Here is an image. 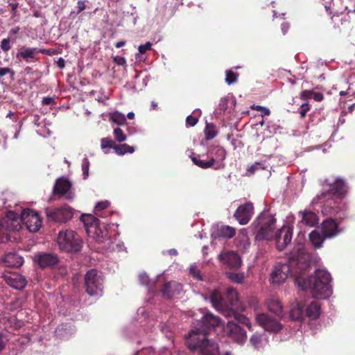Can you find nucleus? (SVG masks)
<instances>
[{"mask_svg": "<svg viewBox=\"0 0 355 355\" xmlns=\"http://www.w3.org/2000/svg\"><path fill=\"white\" fill-rule=\"evenodd\" d=\"M227 291V294L230 295L234 296V297L237 296V292L234 288H228Z\"/></svg>", "mask_w": 355, "mask_h": 355, "instance_id": "13d9d810", "label": "nucleus"}, {"mask_svg": "<svg viewBox=\"0 0 355 355\" xmlns=\"http://www.w3.org/2000/svg\"><path fill=\"white\" fill-rule=\"evenodd\" d=\"M227 102L228 97L225 96L223 98H221L218 103V110L220 112H225L227 107Z\"/></svg>", "mask_w": 355, "mask_h": 355, "instance_id": "37998d69", "label": "nucleus"}, {"mask_svg": "<svg viewBox=\"0 0 355 355\" xmlns=\"http://www.w3.org/2000/svg\"><path fill=\"white\" fill-rule=\"evenodd\" d=\"M139 279L143 285H147L149 282L148 276L146 273H141L139 276Z\"/></svg>", "mask_w": 355, "mask_h": 355, "instance_id": "de8ad7c7", "label": "nucleus"}, {"mask_svg": "<svg viewBox=\"0 0 355 355\" xmlns=\"http://www.w3.org/2000/svg\"><path fill=\"white\" fill-rule=\"evenodd\" d=\"M228 278L234 283L241 284L244 280V274L241 272H228Z\"/></svg>", "mask_w": 355, "mask_h": 355, "instance_id": "4c0bfd02", "label": "nucleus"}, {"mask_svg": "<svg viewBox=\"0 0 355 355\" xmlns=\"http://www.w3.org/2000/svg\"><path fill=\"white\" fill-rule=\"evenodd\" d=\"M254 214V206L250 202L240 205L236 210L234 216L240 225H246Z\"/></svg>", "mask_w": 355, "mask_h": 355, "instance_id": "2eb2a0df", "label": "nucleus"}, {"mask_svg": "<svg viewBox=\"0 0 355 355\" xmlns=\"http://www.w3.org/2000/svg\"><path fill=\"white\" fill-rule=\"evenodd\" d=\"M6 74H10L11 78L15 76V71L9 67H1L0 68V78L4 76Z\"/></svg>", "mask_w": 355, "mask_h": 355, "instance_id": "a18cd8bd", "label": "nucleus"}, {"mask_svg": "<svg viewBox=\"0 0 355 355\" xmlns=\"http://www.w3.org/2000/svg\"><path fill=\"white\" fill-rule=\"evenodd\" d=\"M40 52L42 53L43 51L37 48H26L24 50L18 51L16 57L18 59L23 58L26 62H29L30 59H33L34 58L35 54Z\"/></svg>", "mask_w": 355, "mask_h": 355, "instance_id": "cd10ccee", "label": "nucleus"}, {"mask_svg": "<svg viewBox=\"0 0 355 355\" xmlns=\"http://www.w3.org/2000/svg\"><path fill=\"white\" fill-rule=\"evenodd\" d=\"M345 181L340 177L334 180H325L322 184L321 191L313 199L311 205H320L324 215L336 216L342 218L345 206L342 198L346 193Z\"/></svg>", "mask_w": 355, "mask_h": 355, "instance_id": "7ed1b4c3", "label": "nucleus"}, {"mask_svg": "<svg viewBox=\"0 0 355 355\" xmlns=\"http://www.w3.org/2000/svg\"><path fill=\"white\" fill-rule=\"evenodd\" d=\"M334 219L327 218L321 225V231L327 239H333L343 232Z\"/></svg>", "mask_w": 355, "mask_h": 355, "instance_id": "f3484780", "label": "nucleus"}, {"mask_svg": "<svg viewBox=\"0 0 355 355\" xmlns=\"http://www.w3.org/2000/svg\"><path fill=\"white\" fill-rule=\"evenodd\" d=\"M168 254L171 255H177L178 251L175 249H171L168 250Z\"/></svg>", "mask_w": 355, "mask_h": 355, "instance_id": "338daca9", "label": "nucleus"}, {"mask_svg": "<svg viewBox=\"0 0 355 355\" xmlns=\"http://www.w3.org/2000/svg\"><path fill=\"white\" fill-rule=\"evenodd\" d=\"M218 259L230 268H237L242 263L240 256L234 251L223 252L218 255Z\"/></svg>", "mask_w": 355, "mask_h": 355, "instance_id": "a211bd4d", "label": "nucleus"}, {"mask_svg": "<svg viewBox=\"0 0 355 355\" xmlns=\"http://www.w3.org/2000/svg\"><path fill=\"white\" fill-rule=\"evenodd\" d=\"M113 134L114 139L118 142H123L126 140L127 136L121 128L117 127L114 129Z\"/></svg>", "mask_w": 355, "mask_h": 355, "instance_id": "58836bf2", "label": "nucleus"}, {"mask_svg": "<svg viewBox=\"0 0 355 355\" xmlns=\"http://www.w3.org/2000/svg\"><path fill=\"white\" fill-rule=\"evenodd\" d=\"M268 338L265 333L254 334L250 338V343L256 350H261L268 344Z\"/></svg>", "mask_w": 355, "mask_h": 355, "instance_id": "b1692460", "label": "nucleus"}, {"mask_svg": "<svg viewBox=\"0 0 355 355\" xmlns=\"http://www.w3.org/2000/svg\"><path fill=\"white\" fill-rule=\"evenodd\" d=\"M202 314L200 320L192 322L193 329L185 336L186 344L192 351L198 349V355H220L218 343L207 338V334L211 328L217 327L220 323L218 317L210 312L199 310Z\"/></svg>", "mask_w": 355, "mask_h": 355, "instance_id": "f03ea898", "label": "nucleus"}, {"mask_svg": "<svg viewBox=\"0 0 355 355\" xmlns=\"http://www.w3.org/2000/svg\"><path fill=\"white\" fill-rule=\"evenodd\" d=\"M306 113L307 112H306L305 109H301V110L300 111V115L302 118H304L306 116Z\"/></svg>", "mask_w": 355, "mask_h": 355, "instance_id": "69168bd1", "label": "nucleus"}, {"mask_svg": "<svg viewBox=\"0 0 355 355\" xmlns=\"http://www.w3.org/2000/svg\"><path fill=\"white\" fill-rule=\"evenodd\" d=\"M320 313V304L318 302H311L306 309V316L311 320L317 319Z\"/></svg>", "mask_w": 355, "mask_h": 355, "instance_id": "a878e982", "label": "nucleus"}, {"mask_svg": "<svg viewBox=\"0 0 355 355\" xmlns=\"http://www.w3.org/2000/svg\"><path fill=\"white\" fill-rule=\"evenodd\" d=\"M87 235L98 243H103L107 238V227L110 225L101 222L99 218L92 214H83L80 217Z\"/></svg>", "mask_w": 355, "mask_h": 355, "instance_id": "423d86ee", "label": "nucleus"}, {"mask_svg": "<svg viewBox=\"0 0 355 355\" xmlns=\"http://www.w3.org/2000/svg\"><path fill=\"white\" fill-rule=\"evenodd\" d=\"M311 93L310 91H304L301 94V98L303 99H306L309 97V95Z\"/></svg>", "mask_w": 355, "mask_h": 355, "instance_id": "bf43d9fd", "label": "nucleus"}, {"mask_svg": "<svg viewBox=\"0 0 355 355\" xmlns=\"http://www.w3.org/2000/svg\"><path fill=\"white\" fill-rule=\"evenodd\" d=\"M2 278L8 286L16 290L24 288L27 284L26 279L17 272L6 271L3 274Z\"/></svg>", "mask_w": 355, "mask_h": 355, "instance_id": "dca6fc26", "label": "nucleus"}, {"mask_svg": "<svg viewBox=\"0 0 355 355\" xmlns=\"http://www.w3.org/2000/svg\"><path fill=\"white\" fill-rule=\"evenodd\" d=\"M23 224L29 232H36L42 226V220L38 214L31 209H23L20 216L13 211H8L5 217L0 218V243L8 241L10 234L19 231Z\"/></svg>", "mask_w": 355, "mask_h": 355, "instance_id": "39448f33", "label": "nucleus"}, {"mask_svg": "<svg viewBox=\"0 0 355 355\" xmlns=\"http://www.w3.org/2000/svg\"><path fill=\"white\" fill-rule=\"evenodd\" d=\"M268 310L276 314L277 315L282 317L284 315L283 307L280 301L277 298L270 299L267 302Z\"/></svg>", "mask_w": 355, "mask_h": 355, "instance_id": "bb28decb", "label": "nucleus"}, {"mask_svg": "<svg viewBox=\"0 0 355 355\" xmlns=\"http://www.w3.org/2000/svg\"><path fill=\"white\" fill-rule=\"evenodd\" d=\"M289 28H290V24L288 22H284L282 24L281 30H282L283 35H286L288 33Z\"/></svg>", "mask_w": 355, "mask_h": 355, "instance_id": "3c124183", "label": "nucleus"}, {"mask_svg": "<svg viewBox=\"0 0 355 355\" xmlns=\"http://www.w3.org/2000/svg\"><path fill=\"white\" fill-rule=\"evenodd\" d=\"M256 321L257 324L269 332L276 334L282 329L280 322L266 313L258 314L256 317Z\"/></svg>", "mask_w": 355, "mask_h": 355, "instance_id": "4468645a", "label": "nucleus"}, {"mask_svg": "<svg viewBox=\"0 0 355 355\" xmlns=\"http://www.w3.org/2000/svg\"><path fill=\"white\" fill-rule=\"evenodd\" d=\"M53 193L63 197L66 200H72L74 194L71 190V183L64 177L56 180L53 189Z\"/></svg>", "mask_w": 355, "mask_h": 355, "instance_id": "f8f14e48", "label": "nucleus"}, {"mask_svg": "<svg viewBox=\"0 0 355 355\" xmlns=\"http://www.w3.org/2000/svg\"><path fill=\"white\" fill-rule=\"evenodd\" d=\"M270 111L268 108L264 107L261 110V116L262 117L265 116H268L270 115Z\"/></svg>", "mask_w": 355, "mask_h": 355, "instance_id": "5fc2aeb1", "label": "nucleus"}, {"mask_svg": "<svg viewBox=\"0 0 355 355\" xmlns=\"http://www.w3.org/2000/svg\"><path fill=\"white\" fill-rule=\"evenodd\" d=\"M125 41H123V40L119 41V42H117L115 44V47L116 48H121V47L125 46Z\"/></svg>", "mask_w": 355, "mask_h": 355, "instance_id": "052dcab7", "label": "nucleus"}, {"mask_svg": "<svg viewBox=\"0 0 355 355\" xmlns=\"http://www.w3.org/2000/svg\"><path fill=\"white\" fill-rule=\"evenodd\" d=\"M6 117L12 119L14 121L17 122L18 121V118L16 117L14 114V113L11 111H10L7 115Z\"/></svg>", "mask_w": 355, "mask_h": 355, "instance_id": "6e6d98bb", "label": "nucleus"}, {"mask_svg": "<svg viewBox=\"0 0 355 355\" xmlns=\"http://www.w3.org/2000/svg\"><path fill=\"white\" fill-rule=\"evenodd\" d=\"M182 290V285L181 284L175 281H171L164 285L162 292L165 297L170 299L174 295L179 294Z\"/></svg>", "mask_w": 355, "mask_h": 355, "instance_id": "412c9836", "label": "nucleus"}, {"mask_svg": "<svg viewBox=\"0 0 355 355\" xmlns=\"http://www.w3.org/2000/svg\"><path fill=\"white\" fill-rule=\"evenodd\" d=\"M77 8L78 10L76 12V14H79L83 10H84L86 8L85 1L79 0L77 3Z\"/></svg>", "mask_w": 355, "mask_h": 355, "instance_id": "09e8293b", "label": "nucleus"}, {"mask_svg": "<svg viewBox=\"0 0 355 355\" xmlns=\"http://www.w3.org/2000/svg\"><path fill=\"white\" fill-rule=\"evenodd\" d=\"M2 261L5 266L8 267H19L24 263V259L21 256L16 252L6 253L2 258Z\"/></svg>", "mask_w": 355, "mask_h": 355, "instance_id": "4be33fe9", "label": "nucleus"}, {"mask_svg": "<svg viewBox=\"0 0 355 355\" xmlns=\"http://www.w3.org/2000/svg\"><path fill=\"white\" fill-rule=\"evenodd\" d=\"M236 234L235 229L229 225H218L213 227L211 231V237L217 238H232Z\"/></svg>", "mask_w": 355, "mask_h": 355, "instance_id": "6ab92c4d", "label": "nucleus"}, {"mask_svg": "<svg viewBox=\"0 0 355 355\" xmlns=\"http://www.w3.org/2000/svg\"><path fill=\"white\" fill-rule=\"evenodd\" d=\"M299 214L301 216L302 218L301 221L299 223L300 226L305 225L309 227H314L318 223L317 215L311 211L304 210L299 212Z\"/></svg>", "mask_w": 355, "mask_h": 355, "instance_id": "5701e85b", "label": "nucleus"}, {"mask_svg": "<svg viewBox=\"0 0 355 355\" xmlns=\"http://www.w3.org/2000/svg\"><path fill=\"white\" fill-rule=\"evenodd\" d=\"M45 214L48 219L58 223H67L73 215V209L68 206L63 205L58 208L47 207Z\"/></svg>", "mask_w": 355, "mask_h": 355, "instance_id": "9d476101", "label": "nucleus"}, {"mask_svg": "<svg viewBox=\"0 0 355 355\" xmlns=\"http://www.w3.org/2000/svg\"><path fill=\"white\" fill-rule=\"evenodd\" d=\"M59 249L67 252H77L81 250L83 241L73 230L64 229L59 232L56 237Z\"/></svg>", "mask_w": 355, "mask_h": 355, "instance_id": "0eeeda50", "label": "nucleus"}, {"mask_svg": "<svg viewBox=\"0 0 355 355\" xmlns=\"http://www.w3.org/2000/svg\"><path fill=\"white\" fill-rule=\"evenodd\" d=\"M288 259V263H277L274 266L270 277L272 284L284 283L293 273L295 284L302 291L309 289L314 298L324 300L331 295V277L326 270L317 269L313 275L306 277L305 271L310 267V262L303 244H297Z\"/></svg>", "mask_w": 355, "mask_h": 355, "instance_id": "f257e3e1", "label": "nucleus"}, {"mask_svg": "<svg viewBox=\"0 0 355 355\" xmlns=\"http://www.w3.org/2000/svg\"><path fill=\"white\" fill-rule=\"evenodd\" d=\"M205 135L207 140H210L214 138L217 135L216 125L213 123H207L205 129Z\"/></svg>", "mask_w": 355, "mask_h": 355, "instance_id": "2f4dec72", "label": "nucleus"}, {"mask_svg": "<svg viewBox=\"0 0 355 355\" xmlns=\"http://www.w3.org/2000/svg\"><path fill=\"white\" fill-rule=\"evenodd\" d=\"M40 116L38 115H34L33 123L35 125L39 126L40 123L39 122Z\"/></svg>", "mask_w": 355, "mask_h": 355, "instance_id": "680f3d73", "label": "nucleus"}, {"mask_svg": "<svg viewBox=\"0 0 355 355\" xmlns=\"http://www.w3.org/2000/svg\"><path fill=\"white\" fill-rule=\"evenodd\" d=\"M193 116L188 115L186 119V123L187 126L193 127L194 126L198 121V115L200 114V110L196 109L193 111Z\"/></svg>", "mask_w": 355, "mask_h": 355, "instance_id": "c9c22d12", "label": "nucleus"}, {"mask_svg": "<svg viewBox=\"0 0 355 355\" xmlns=\"http://www.w3.org/2000/svg\"><path fill=\"white\" fill-rule=\"evenodd\" d=\"M327 239L324 235L320 234L317 230H313L309 234V240L312 245L315 248H319L322 246L324 241Z\"/></svg>", "mask_w": 355, "mask_h": 355, "instance_id": "c85d7f7f", "label": "nucleus"}, {"mask_svg": "<svg viewBox=\"0 0 355 355\" xmlns=\"http://www.w3.org/2000/svg\"><path fill=\"white\" fill-rule=\"evenodd\" d=\"M110 205V202L108 200H103L101 202H99L96 204L94 208V212L95 214L97 216V217L99 218H104L105 217V214H99V211H101L102 210H104Z\"/></svg>", "mask_w": 355, "mask_h": 355, "instance_id": "f704fd0d", "label": "nucleus"}, {"mask_svg": "<svg viewBox=\"0 0 355 355\" xmlns=\"http://www.w3.org/2000/svg\"><path fill=\"white\" fill-rule=\"evenodd\" d=\"M224 330L227 335L239 345H243L246 342V331L234 321H227Z\"/></svg>", "mask_w": 355, "mask_h": 355, "instance_id": "9b49d317", "label": "nucleus"}, {"mask_svg": "<svg viewBox=\"0 0 355 355\" xmlns=\"http://www.w3.org/2000/svg\"><path fill=\"white\" fill-rule=\"evenodd\" d=\"M57 66L60 69H63L65 67V61L62 58H60L57 61Z\"/></svg>", "mask_w": 355, "mask_h": 355, "instance_id": "864d4df0", "label": "nucleus"}, {"mask_svg": "<svg viewBox=\"0 0 355 355\" xmlns=\"http://www.w3.org/2000/svg\"><path fill=\"white\" fill-rule=\"evenodd\" d=\"M19 30H20V28L19 26H16V27L10 29V31H9V35H11L17 34L19 33Z\"/></svg>", "mask_w": 355, "mask_h": 355, "instance_id": "4d7b16f0", "label": "nucleus"}, {"mask_svg": "<svg viewBox=\"0 0 355 355\" xmlns=\"http://www.w3.org/2000/svg\"><path fill=\"white\" fill-rule=\"evenodd\" d=\"M151 46H152V43L150 42H146L145 44L139 45L138 47L139 53L140 54H144L147 51L150 50Z\"/></svg>", "mask_w": 355, "mask_h": 355, "instance_id": "49530a36", "label": "nucleus"}, {"mask_svg": "<svg viewBox=\"0 0 355 355\" xmlns=\"http://www.w3.org/2000/svg\"><path fill=\"white\" fill-rule=\"evenodd\" d=\"M82 171L83 179L86 180L89 177V161L87 157H85L82 162Z\"/></svg>", "mask_w": 355, "mask_h": 355, "instance_id": "ea45409f", "label": "nucleus"}, {"mask_svg": "<svg viewBox=\"0 0 355 355\" xmlns=\"http://www.w3.org/2000/svg\"><path fill=\"white\" fill-rule=\"evenodd\" d=\"M276 219L269 212H261L252 225L253 234L257 240L275 239L277 248L283 250L292 239L293 230L288 226H283L275 233Z\"/></svg>", "mask_w": 355, "mask_h": 355, "instance_id": "20e7f679", "label": "nucleus"}, {"mask_svg": "<svg viewBox=\"0 0 355 355\" xmlns=\"http://www.w3.org/2000/svg\"><path fill=\"white\" fill-rule=\"evenodd\" d=\"M42 102L43 105H48L51 104L53 102V98L51 97H44V98H43Z\"/></svg>", "mask_w": 355, "mask_h": 355, "instance_id": "603ef678", "label": "nucleus"}, {"mask_svg": "<svg viewBox=\"0 0 355 355\" xmlns=\"http://www.w3.org/2000/svg\"><path fill=\"white\" fill-rule=\"evenodd\" d=\"M35 261H36L41 268H46L55 265L58 261V259L56 255L53 254L41 253L35 256Z\"/></svg>", "mask_w": 355, "mask_h": 355, "instance_id": "aec40b11", "label": "nucleus"}, {"mask_svg": "<svg viewBox=\"0 0 355 355\" xmlns=\"http://www.w3.org/2000/svg\"><path fill=\"white\" fill-rule=\"evenodd\" d=\"M304 304L300 302L293 303L290 310V318L293 320L301 321L306 316L304 313Z\"/></svg>", "mask_w": 355, "mask_h": 355, "instance_id": "393cba45", "label": "nucleus"}, {"mask_svg": "<svg viewBox=\"0 0 355 355\" xmlns=\"http://www.w3.org/2000/svg\"><path fill=\"white\" fill-rule=\"evenodd\" d=\"M114 150L115 153L118 155H123L125 153H132L135 151V148L133 146H130L126 144H115L114 147Z\"/></svg>", "mask_w": 355, "mask_h": 355, "instance_id": "7c9ffc66", "label": "nucleus"}, {"mask_svg": "<svg viewBox=\"0 0 355 355\" xmlns=\"http://www.w3.org/2000/svg\"><path fill=\"white\" fill-rule=\"evenodd\" d=\"M239 78V73L234 72L232 70H227L225 71V83L230 85L235 83Z\"/></svg>", "mask_w": 355, "mask_h": 355, "instance_id": "72a5a7b5", "label": "nucleus"}, {"mask_svg": "<svg viewBox=\"0 0 355 355\" xmlns=\"http://www.w3.org/2000/svg\"><path fill=\"white\" fill-rule=\"evenodd\" d=\"M266 168L265 166V162H255L254 164L251 165L248 169V172L254 173L256 171L259 169H264Z\"/></svg>", "mask_w": 355, "mask_h": 355, "instance_id": "79ce46f5", "label": "nucleus"}, {"mask_svg": "<svg viewBox=\"0 0 355 355\" xmlns=\"http://www.w3.org/2000/svg\"><path fill=\"white\" fill-rule=\"evenodd\" d=\"M189 272L191 275L198 280H202L200 271L198 270L197 266L194 263L189 267Z\"/></svg>", "mask_w": 355, "mask_h": 355, "instance_id": "a19ab883", "label": "nucleus"}, {"mask_svg": "<svg viewBox=\"0 0 355 355\" xmlns=\"http://www.w3.org/2000/svg\"><path fill=\"white\" fill-rule=\"evenodd\" d=\"M227 153L225 150L220 146H211L209 148L207 157L211 163L213 168L216 170L224 167V160Z\"/></svg>", "mask_w": 355, "mask_h": 355, "instance_id": "ddd939ff", "label": "nucleus"}, {"mask_svg": "<svg viewBox=\"0 0 355 355\" xmlns=\"http://www.w3.org/2000/svg\"><path fill=\"white\" fill-rule=\"evenodd\" d=\"M313 98L317 102H320L323 100L324 96L320 92L313 93Z\"/></svg>", "mask_w": 355, "mask_h": 355, "instance_id": "8fccbe9b", "label": "nucleus"}, {"mask_svg": "<svg viewBox=\"0 0 355 355\" xmlns=\"http://www.w3.org/2000/svg\"><path fill=\"white\" fill-rule=\"evenodd\" d=\"M114 141L110 138L104 137L101 139V147L104 150L105 153H108L106 149H114Z\"/></svg>", "mask_w": 355, "mask_h": 355, "instance_id": "e433bc0d", "label": "nucleus"}, {"mask_svg": "<svg viewBox=\"0 0 355 355\" xmlns=\"http://www.w3.org/2000/svg\"><path fill=\"white\" fill-rule=\"evenodd\" d=\"M86 291L90 296L100 297L103 291V278L101 272L92 269L85 275Z\"/></svg>", "mask_w": 355, "mask_h": 355, "instance_id": "1a4fd4ad", "label": "nucleus"}, {"mask_svg": "<svg viewBox=\"0 0 355 355\" xmlns=\"http://www.w3.org/2000/svg\"><path fill=\"white\" fill-rule=\"evenodd\" d=\"M127 117L129 119H134L135 117V113L133 112H130L128 113L127 114Z\"/></svg>", "mask_w": 355, "mask_h": 355, "instance_id": "774afa93", "label": "nucleus"}, {"mask_svg": "<svg viewBox=\"0 0 355 355\" xmlns=\"http://www.w3.org/2000/svg\"><path fill=\"white\" fill-rule=\"evenodd\" d=\"M109 119L111 122L117 125H123L126 122L125 115L119 111L110 112L109 114Z\"/></svg>", "mask_w": 355, "mask_h": 355, "instance_id": "c756f323", "label": "nucleus"}, {"mask_svg": "<svg viewBox=\"0 0 355 355\" xmlns=\"http://www.w3.org/2000/svg\"><path fill=\"white\" fill-rule=\"evenodd\" d=\"M191 160L193 161V164L197 165L198 166L202 168H213V166L211 163L210 162L209 159H204L200 158H197L196 157H191Z\"/></svg>", "mask_w": 355, "mask_h": 355, "instance_id": "473e14b6", "label": "nucleus"}, {"mask_svg": "<svg viewBox=\"0 0 355 355\" xmlns=\"http://www.w3.org/2000/svg\"><path fill=\"white\" fill-rule=\"evenodd\" d=\"M210 302L213 306L217 311L221 312L225 317H233L237 322L245 324L251 330V323L247 317L232 309H227L225 300L219 290H214L211 292Z\"/></svg>", "mask_w": 355, "mask_h": 355, "instance_id": "6e6552de", "label": "nucleus"}, {"mask_svg": "<svg viewBox=\"0 0 355 355\" xmlns=\"http://www.w3.org/2000/svg\"><path fill=\"white\" fill-rule=\"evenodd\" d=\"M301 109H305L306 112H308L310 110V106L307 103H304L302 104Z\"/></svg>", "mask_w": 355, "mask_h": 355, "instance_id": "e2e57ef3", "label": "nucleus"}, {"mask_svg": "<svg viewBox=\"0 0 355 355\" xmlns=\"http://www.w3.org/2000/svg\"><path fill=\"white\" fill-rule=\"evenodd\" d=\"M161 329H162V331L163 333H164V332H167V331H168L169 328H168V327L167 326V324H162V327H161Z\"/></svg>", "mask_w": 355, "mask_h": 355, "instance_id": "0e129e2a", "label": "nucleus"}, {"mask_svg": "<svg viewBox=\"0 0 355 355\" xmlns=\"http://www.w3.org/2000/svg\"><path fill=\"white\" fill-rule=\"evenodd\" d=\"M1 49L3 51H8L11 49L10 42L9 38H4L1 42Z\"/></svg>", "mask_w": 355, "mask_h": 355, "instance_id": "c03bdc74", "label": "nucleus"}]
</instances>
